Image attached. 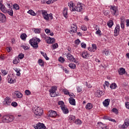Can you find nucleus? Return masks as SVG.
Returning <instances> with one entry per match:
<instances>
[{
	"label": "nucleus",
	"mask_w": 129,
	"mask_h": 129,
	"mask_svg": "<svg viewBox=\"0 0 129 129\" xmlns=\"http://www.w3.org/2000/svg\"><path fill=\"white\" fill-rule=\"evenodd\" d=\"M44 39L47 44H53V43H54V42L55 41V38H50V37H49L48 36H45Z\"/></svg>",
	"instance_id": "423d86ee"
},
{
	"label": "nucleus",
	"mask_w": 129,
	"mask_h": 129,
	"mask_svg": "<svg viewBox=\"0 0 129 129\" xmlns=\"http://www.w3.org/2000/svg\"><path fill=\"white\" fill-rule=\"evenodd\" d=\"M2 73H3V75H7V74H8V72L6 70H2Z\"/></svg>",
	"instance_id": "69168bd1"
},
{
	"label": "nucleus",
	"mask_w": 129,
	"mask_h": 129,
	"mask_svg": "<svg viewBox=\"0 0 129 129\" xmlns=\"http://www.w3.org/2000/svg\"><path fill=\"white\" fill-rule=\"evenodd\" d=\"M6 20V16L3 13H0V21H1L2 23H5Z\"/></svg>",
	"instance_id": "aec40b11"
},
{
	"label": "nucleus",
	"mask_w": 129,
	"mask_h": 129,
	"mask_svg": "<svg viewBox=\"0 0 129 129\" xmlns=\"http://www.w3.org/2000/svg\"><path fill=\"white\" fill-rule=\"evenodd\" d=\"M27 13L28 14H30V15H31V16H36V15L35 12H34V11L32 10H29Z\"/></svg>",
	"instance_id": "f704fd0d"
},
{
	"label": "nucleus",
	"mask_w": 129,
	"mask_h": 129,
	"mask_svg": "<svg viewBox=\"0 0 129 129\" xmlns=\"http://www.w3.org/2000/svg\"><path fill=\"white\" fill-rule=\"evenodd\" d=\"M38 63L40 66H44V61L42 59L40 58L38 61Z\"/></svg>",
	"instance_id": "72a5a7b5"
},
{
	"label": "nucleus",
	"mask_w": 129,
	"mask_h": 129,
	"mask_svg": "<svg viewBox=\"0 0 129 129\" xmlns=\"http://www.w3.org/2000/svg\"><path fill=\"white\" fill-rule=\"evenodd\" d=\"M21 48H23L24 50H29L30 49V46H25V45H21Z\"/></svg>",
	"instance_id": "37998d69"
},
{
	"label": "nucleus",
	"mask_w": 129,
	"mask_h": 129,
	"mask_svg": "<svg viewBox=\"0 0 129 129\" xmlns=\"http://www.w3.org/2000/svg\"><path fill=\"white\" fill-rule=\"evenodd\" d=\"M20 38L22 40H26V38H27V34H26V33H23L21 35Z\"/></svg>",
	"instance_id": "2f4dec72"
},
{
	"label": "nucleus",
	"mask_w": 129,
	"mask_h": 129,
	"mask_svg": "<svg viewBox=\"0 0 129 129\" xmlns=\"http://www.w3.org/2000/svg\"><path fill=\"white\" fill-rule=\"evenodd\" d=\"M69 102L72 105H75L76 104L75 99H73L72 97L69 99Z\"/></svg>",
	"instance_id": "cd10ccee"
},
{
	"label": "nucleus",
	"mask_w": 129,
	"mask_h": 129,
	"mask_svg": "<svg viewBox=\"0 0 129 129\" xmlns=\"http://www.w3.org/2000/svg\"><path fill=\"white\" fill-rule=\"evenodd\" d=\"M48 116L50 117H55L57 116V112L55 111L50 110L48 112Z\"/></svg>",
	"instance_id": "4468645a"
},
{
	"label": "nucleus",
	"mask_w": 129,
	"mask_h": 129,
	"mask_svg": "<svg viewBox=\"0 0 129 129\" xmlns=\"http://www.w3.org/2000/svg\"><path fill=\"white\" fill-rule=\"evenodd\" d=\"M63 93H64L66 95H68V94H69V92L68 91V90L66 89H64L63 90Z\"/></svg>",
	"instance_id": "de8ad7c7"
},
{
	"label": "nucleus",
	"mask_w": 129,
	"mask_h": 129,
	"mask_svg": "<svg viewBox=\"0 0 129 129\" xmlns=\"http://www.w3.org/2000/svg\"><path fill=\"white\" fill-rule=\"evenodd\" d=\"M69 118L70 120H73V121L75 120V119L76 118H75V116H74V115H70L69 116Z\"/></svg>",
	"instance_id": "a19ab883"
},
{
	"label": "nucleus",
	"mask_w": 129,
	"mask_h": 129,
	"mask_svg": "<svg viewBox=\"0 0 129 129\" xmlns=\"http://www.w3.org/2000/svg\"><path fill=\"white\" fill-rule=\"evenodd\" d=\"M0 9L1 10L2 12L4 14L8 13V10H7V8L3 4L0 3Z\"/></svg>",
	"instance_id": "dca6fc26"
},
{
	"label": "nucleus",
	"mask_w": 129,
	"mask_h": 129,
	"mask_svg": "<svg viewBox=\"0 0 129 129\" xmlns=\"http://www.w3.org/2000/svg\"><path fill=\"white\" fill-rule=\"evenodd\" d=\"M15 119V117L13 115H5L2 117V122L3 123H9L12 122Z\"/></svg>",
	"instance_id": "f257e3e1"
},
{
	"label": "nucleus",
	"mask_w": 129,
	"mask_h": 129,
	"mask_svg": "<svg viewBox=\"0 0 129 129\" xmlns=\"http://www.w3.org/2000/svg\"><path fill=\"white\" fill-rule=\"evenodd\" d=\"M86 108L88 109H91V108H92V104L88 103L86 106Z\"/></svg>",
	"instance_id": "e433bc0d"
},
{
	"label": "nucleus",
	"mask_w": 129,
	"mask_h": 129,
	"mask_svg": "<svg viewBox=\"0 0 129 129\" xmlns=\"http://www.w3.org/2000/svg\"><path fill=\"white\" fill-rule=\"evenodd\" d=\"M11 105H12V106H14V107H16V106H18V103L16 102H13L11 103Z\"/></svg>",
	"instance_id": "4d7b16f0"
},
{
	"label": "nucleus",
	"mask_w": 129,
	"mask_h": 129,
	"mask_svg": "<svg viewBox=\"0 0 129 129\" xmlns=\"http://www.w3.org/2000/svg\"><path fill=\"white\" fill-rule=\"evenodd\" d=\"M112 111L115 113V114H117L118 113V111L117 110V109L114 108L112 109Z\"/></svg>",
	"instance_id": "49530a36"
},
{
	"label": "nucleus",
	"mask_w": 129,
	"mask_h": 129,
	"mask_svg": "<svg viewBox=\"0 0 129 129\" xmlns=\"http://www.w3.org/2000/svg\"><path fill=\"white\" fill-rule=\"evenodd\" d=\"M63 17H64V18H68V8L64 7L63 11Z\"/></svg>",
	"instance_id": "5701e85b"
},
{
	"label": "nucleus",
	"mask_w": 129,
	"mask_h": 129,
	"mask_svg": "<svg viewBox=\"0 0 129 129\" xmlns=\"http://www.w3.org/2000/svg\"><path fill=\"white\" fill-rule=\"evenodd\" d=\"M99 124L102 129H104L106 128V126L105 125V124H104L102 122H99Z\"/></svg>",
	"instance_id": "ea45409f"
},
{
	"label": "nucleus",
	"mask_w": 129,
	"mask_h": 129,
	"mask_svg": "<svg viewBox=\"0 0 129 129\" xmlns=\"http://www.w3.org/2000/svg\"><path fill=\"white\" fill-rule=\"evenodd\" d=\"M25 92L26 95H30L31 94V91L29 90H26Z\"/></svg>",
	"instance_id": "864d4df0"
},
{
	"label": "nucleus",
	"mask_w": 129,
	"mask_h": 129,
	"mask_svg": "<svg viewBox=\"0 0 129 129\" xmlns=\"http://www.w3.org/2000/svg\"><path fill=\"white\" fill-rule=\"evenodd\" d=\"M25 57V55L23 53H20L19 55V59H23V58H24Z\"/></svg>",
	"instance_id": "5fc2aeb1"
},
{
	"label": "nucleus",
	"mask_w": 129,
	"mask_h": 129,
	"mask_svg": "<svg viewBox=\"0 0 129 129\" xmlns=\"http://www.w3.org/2000/svg\"><path fill=\"white\" fill-rule=\"evenodd\" d=\"M33 111L36 116H41V115H43V113H44L43 109L40 107L35 108Z\"/></svg>",
	"instance_id": "7ed1b4c3"
},
{
	"label": "nucleus",
	"mask_w": 129,
	"mask_h": 129,
	"mask_svg": "<svg viewBox=\"0 0 129 129\" xmlns=\"http://www.w3.org/2000/svg\"><path fill=\"white\" fill-rule=\"evenodd\" d=\"M103 53H105V55H106V56L108 55V54L109 53V51H108V50L107 49H105L104 51H103Z\"/></svg>",
	"instance_id": "09e8293b"
},
{
	"label": "nucleus",
	"mask_w": 129,
	"mask_h": 129,
	"mask_svg": "<svg viewBox=\"0 0 129 129\" xmlns=\"http://www.w3.org/2000/svg\"><path fill=\"white\" fill-rule=\"evenodd\" d=\"M58 61H59V62H61V63H63V62L65 61V59H64V58L60 56L58 59Z\"/></svg>",
	"instance_id": "603ef678"
},
{
	"label": "nucleus",
	"mask_w": 129,
	"mask_h": 129,
	"mask_svg": "<svg viewBox=\"0 0 129 129\" xmlns=\"http://www.w3.org/2000/svg\"><path fill=\"white\" fill-rule=\"evenodd\" d=\"M103 94H104V93L100 90H98L95 93V95L97 96V97H101V95H103Z\"/></svg>",
	"instance_id": "393cba45"
},
{
	"label": "nucleus",
	"mask_w": 129,
	"mask_h": 129,
	"mask_svg": "<svg viewBox=\"0 0 129 129\" xmlns=\"http://www.w3.org/2000/svg\"><path fill=\"white\" fill-rule=\"evenodd\" d=\"M100 33H101V31L99 29L96 32V35H99V36H101V34Z\"/></svg>",
	"instance_id": "052dcab7"
},
{
	"label": "nucleus",
	"mask_w": 129,
	"mask_h": 129,
	"mask_svg": "<svg viewBox=\"0 0 129 129\" xmlns=\"http://www.w3.org/2000/svg\"><path fill=\"white\" fill-rule=\"evenodd\" d=\"M84 7V5L80 3H78V6L75 8L77 12H82L83 11V8Z\"/></svg>",
	"instance_id": "0eeeda50"
},
{
	"label": "nucleus",
	"mask_w": 129,
	"mask_h": 129,
	"mask_svg": "<svg viewBox=\"0 0 129 129\" xmlns=\"http://www.w3.org/2000/svg\"><path fill=\"white\" fill-rule=\"evenodd\" d=\"M116 87H117V86L116 85V84L114 83L111 84L110 86V88H111V89H115Z\"/></svg>",
	"instance_id": "c85d7f7f"
},
{
	"label": "nucleus",
	"mask_w": 129,
	"mask_h": 129,
	"mask_svg": "<svg viewBox=\"0 0 129 129\" xmlns=\"http://www.w3.org/2000/svg\"><path fill=\"white\" fill-rule=\"evenodd\" d=\"M20 60L19 59L17 60V59H14L13 64H18Z\"/></svg>",
	"instance_id": "0e129e2a"
},
{
	"label": "nucleus",
	"mask_w": 129,
	"mask_h": 129,
	"mask_svg": "<svg viewBox=\"0 0 129 129\" xmlns=\"http://www.w3.org/2000/svg\"><path fill=\"white\" fill-rule=\"evenodd\" d=\"M120 31V26L119 25H116L115 30H114V36L116 37L119 34V31Z\"/></svg>",
	"instance_id": "f8f14e48"
},
{
	"label": "nucleus",
	"mask_w": 129,
	"mask_h": 129,
	"mask_svg": "<svg viewBox=\"0 0 129 129\" xmlns=\"http://www.w3.org/2000/svg\"><path fill=\"white\" fill-rule=\"evenodd\" d=\"M14 70L17 73L16 74L17 76H20L21 73H20V69L16 68L15 69H14Z\"/></svg>",
	"instance_id": "c9c22d12"
},
{
	"label": "nucleus",
	"mask_w": 129,
	"mask_h": 129,
	"mask_svg": "<svg viewBox=\"0 0 129 129\" xmlns=\"http://www.w3.org/2000/svg\"><path fill=\"white\" fill-rule=\"evenodd\" d=\"M92 51L93 52H95V51H96L97 49V46H96V44H93L92 45Z\"/></svg>",
	"instance_id": "473e14b6"
},
{
	"label": "nucleus",
	"mask_w": 129,
	"mask_h": 129,
	"mask_svg": "<svg viewBox=\"0 0 129 129\" xmlns=\"http://www.w3.org/2000/svg\"><path fill=\"white\" fill-rule=\"evenodd\" d=\"M52 47L53 50H55V49H57V48H58V43H55L52 45Z\"/></svg>",
	"instance_id": "3c124183"
},
{
	"label": "nucleus",
	"mask_w": 129,
	"mask_h": 129,
	"mask_svg": "<svg viewBox=\"0 0 129 129\" xmlns=\"http://www.w3.org/2000/svg\"><path fill=\"white\" fill-rule=\"evenodd\" d=\"M58 104H59V105H60V106H64V102L60 101L58 102Z\"/></svg>",
	"instance_id": "13d9d810"
},
{
	"label": "nucleus",
	"mask_w": 129,
	"mask_h": 129,
	"mask_svg": "<svg viewBox=\"0 0 129 129\" xmlns=\"http://www.w3.org/2000/svg\"><path fill=\"white\" fill-rule=\"evenodd\" d=\"M41 54L45 58V60H49V57H48V56L47 55V54L46 53H44L41 51Z\"/></svg>",
	"instance_id": "c756f323"
},
{
	"label": "nucleus",
	"mask_w": 129,
	"mask_h": 129,
	"mask_svg": "<svg viewBox=\"0 0 129 129\" xmlns=\"http://www.w3.org/2000/svg\"><path fill=\"white\" fill-rule=\"evenodd\" d=\"M12 100L9 97H6L4 101V104L5 105H11Z\"/></svg>",
	"instance_id": "ddd939ff"
},
{
	"label": "nucleus",
	"mask_w": 129,
	"mask_h": 129,
	"mask_svg": "<svg viewBox=\"0 0 129 129\" xmlns=\"http://www.w3.org/2000/svg\"><path fill=\"white\" fill-rule=\"evenodd\" d=\"M128 126H129V119L126 118L124 121V123L122 125V128H126Z\"/></svg>",
	"instance_id": "2eb2a0df"
},
{
	"label": "nucleus",
	"mask_w": 129,
	"mask_h": 129,
	"mask_svg": "<svg viewBox=\"0 0 129 129\" xmlns=\"http://www.w3.org/2000/svg\"><path fill=\"white\" fill-rule=\"evenodd\" d=\"M76 124H81L82 123V122L80 119H77L75 121Z\"/></svg>",
	"instance_id": "c03bdc74"
},
{
	"label": "nucleus",
	"mask_w": 129,
	"mask_h": 129,
	"mask_svg": "<svg viewBox=\"0 0 129 129\" xmlns=\"http://www.w3.org/2000/svg\"><path fill=\"white\" fill-rule=\"evenodd\" d=\"M61 109L64 114H67V113H69V110L68 108L66 107L65 106H60Z\"/></svg>",
	"instance_id": "a211bd4d"
},
{
	"label": "nucleus",
	"mask_w": 129,
	"mask_h": 129,
	"mask_svg": "<svg viewBox=\"0 0 129 129\" xmlns=\"http://www.w3.org/2000/svg\"><path fill=\"white\" fill-rule=\"evenodd\" d=\"M81 46L82 48H84V49H85V48H86V44L84 43V42L81 43Z\"/></svg>",
	"instance_id": "6e6d98bb"
},
{
	"label": "nucleus",
	"mask_w": 129,
	"mask_h": 129,
	"mask_svg": "<svg viewBox=\"0 0 129 129\" xmlns=\"http://www.w3.org/2000/svg\"><path fill=\"white\" fill-rule=\"evenodd\" d=\"M41 42V40L38 38H33L29 40V44L34 48L35 49H37L39 46L38 45V43H40Z\"/></svg>",
	"instance_id": "f03ea898"
},
{
	"label": "nucleus",
	"mask_w": 129,
	"mask_h": 129,
	"mask_svg": "<svg viewBox=\"0 0 129 129\" xmlns=\"http://www.w3.org/2000/svg\"><path fill=\"white\" fill-rule=\"evenodd\" d=\"M81 30H82V31H86V30H87V28H86V27L85 26H82L81 27Z\"/></svg>",
	"instance_id": "e2e57ef3"
},
{
	"label": "nucleus",
	"mask_w": 129,
	"mask_h": 129,
	"mask_svg": "<svg viewBox=\"0 0 129 129\" xmlns=\"http://www.w3.org/2000/svg\"><path fill=\"white\" fill-rule=\"evenodd\" d=\"M13 77H14V75L8 76V79L9 83H14V82H16V80L13 79Z\"/></svg>",
	"instance_id": "f3484780"
},
{
	"label": "nucleus",
	"mask_w": 129,
	"mask_h": 129,
	"mask_svg": "<svg viewBox=\"0 0 129 129\" xmlns=\"http://www.w3.org/2000/svg\"><path fill=\"white\" fill-rule=\"evenodd\" d=\"M125 106H126V108L129 109V102L125 103Z\"/></svg>",
	"instance_id": "774afa93"
},
{
	"label": "nucleus",
	"mask_w": 129,
	"mask_h": 129,
	"mask_svg": "<svg viewBox=\"0 0 129 129\" xmlns=\"http://www.w3.org/2000/svg\"><path fill=\"white\" fill-rule=\"evenodd\" d=\"M73 6L74 4L72 2H71L68 4V6L70 7L71 11H72V12H75V11H76V8H74Z\"/></svg>",
	"instance_id": "6ab92c4d"
},
{
	"label": "nucleus",
	"mask_w": 129,
	"mask_h": 129,
	"mask_svg": "<svg viewBox=\"0 0 129 129\" xmlns=\"http://www.w3.org/2000/svg\"><path fill=\"white\" fill-rule=\"evenodd\" d=\"M80 42H81V41L79 40V39H77L75 41V44H76V45H79V44H80Z\"/></svg>",
	"instance_id": "bf43d9fd"
},
{
	"label": "nucleus",
	"mask_w": 129,
	"mask_h": 129,
	"mask_svg": "<svg viewBox=\"0 0 129 129\" xmlns=\"http://www.w3.org/2000/svg\"><path fill=\"white\" fill-rule=\"evenodd\" d=\"M16 96L18 98H22L23 97V94L21 93H18L16 94Z\"/></svg>",
	"instance_id": "79ce46f5"
},
{
	"label": "nucleus",
	"mask_w": 129,
	"mask_h": 129,
	"mask_svg": "<svg viewBox=\"0 0 129 129\" xmlns=\"http://www.w3.org/2000/svg\"><path fill=\"white\" fill-rule=\"evenodd\" d=\"M56 86H52L51 89L49 90V92L50 93L51 97H55V96H57V94H56Z\"/></svg>",
	"instance_id": "39448f33"
},
{
	"label": "nucleus",
	"mask_w": 129,
	"mask_h": 129,
	"mask_svg": "<svg viewBox=\"0 0 129 129\" xmlns=\"http://www.w3.org/2000/svg\"><path fill=\"white\" fill-rule=\"evenodd\" d=\"M77 91L78 92H81L82 91V89L80 87H77Z\"/></svg>",
	"instance_id": "338daca9"
},
{
	"label": "nucleus",
	"mask_w": 129,
	"mask_h": 129,
	"mask_svg": "<svg viewBox=\"0 0 129 129\" xmlns=\"http://www.w3.org/2000/svg\"><path fill=\"white\" fill-rule=\"evenodd\" d=\"M53 3H54L53 0H49L46 2V4L47 5H50V4H53Z\"/></svg>",
	"instance_id": "680f3d73"
},
{
	"label": "nucleus",
	"mask_w": 129,
	"mask_h": 129,
	"mask_svg": "<svg viewBox=\"0 0 129 129\" xmlns=\"http://www.w3.org/2000/svg\"><path fill=\"white\" fill-rule=\"evenodd\" d=\"M13 8L14 9H15V10H20V6H19V5L17 4H14Z\"/></svg>",
	"instance_id": "58836bf2"
},
{
	"label": "nucleus",
	"mask_w": 129,
	"mask_h": 129,
	"mask_svg": "<svg viewBox=\"0 0 129 129\" xmlns=\"http://www.w3.org/2000/svg\"><path fill=\"white\" fill-rule=\"evenodd\" d=\"M107 25L109 27V28H111V27H112V26H113V21H109Z\"/></svg>",
	"instance_id": "4c0bfd02"
},
{
	"label": "nucleus",
	"mask_w": 129,
	"mask_h": 129,
	"mask_svg": "<svg viewBox=\"0 0 129 129\" xmlns=\"http://www.w3.org/2000/svg\"><path fill=\"white\" fill-rule=\"evenodd\" d=\"M7 13L10 16H13V15H14V11H13V10L8 11H7Z\"/></svg>",
	"instance_id": "a18cd8bd"
},
{
	"label": "nucleus",
	"mask_w": 129,
	"mask_h": 129,
	"mask_svg": "<svg viewBox=\"0 0 129 129\" xmlns=\"http://www.w3.org/2000/svg\"><path fill=\"white\" fill-rule=\"evenodd\" d=\"M82 57L84 59H87L89 57V54L86 51H84L82 53Z\"/></svg>",
	"instance_id": "412c9836"
},
{
	"label": "nucleus",
	"mask_w": 129,
	"mask_h": 129,
	"mask_svg": "<svg viewBox=\"0 0 129 129\" xmlns=\"http://www.w3.org/2000/svg\"><path fill=\"white\" fill-rule=\"evenodd\" d=\"M41 12L42 13V16L44 20L46 21H49V14L45 10H42Z\"/></svg>",
	"instance_id": "9b49d317"
},
{
	"label": "nucleus",
	"mask_w": 129,
	"mask_h": 129,
	"mask_svg": "<svg viewBox=\"0 0 129 129\" xmlns=\"http://www.w3.org/2000/svg\"><path fill=\"white\" fill-rule=\"evenodd\" d=\"M35 129H46V126L43 123H38L35 126H34Z\"/></svg>",
	"instance_id": "6e6552de"
},
{
	"label": "nucleus",
	"mask_w": 129,
	"mask_h": 129,
	"mask_svg": "<svg viewBox=\"0 0 129 129\" xmlns=\"http://www.w3.org/2000/svg\"><path fill=\"white\" fill-rule=\"evenodd\" d=\"M45 32L46 34L48 35V36H54V33H53V32L51 31V30H50V29L48 28L45 30Z\"/></svg>",
	"instance_id": "4be33fe9"
},
{
	"label": "nucleus",
	"mask_w": 129,
	"mask_h": 129,
	"mask_svg": "<svg viewBox=\"0 0 129 129\" xmlns=\"http://www.w3.org/2000/svg\"><path fill=\"white\" fill-rule=\"evenodd\" d=\"M32 30L33 31L35 34H41V29L40 28H33Z\"/></svg>",
	"instance_id": "a878e982"
},
{
	"label": "nucleus",
	"mask_w": 129,
	"mask_h": 129,
	"mask_svg": "<svg viewBox=\"0 0 129 129\" xmlns=\"http://www.w3.org/2000/svg\"><path fill=\"white\" fill-rule=\"evenodd\" d=\"M67 57L68 60L72 62H74L75 63H77V61L75 59V58H74V56L73 55H72L70 53H68L67 54Z\"/></svg>",
	"instance_id": "1a4fd4ad"
},
{
	"label": "nucleus",
	"mask_w": 129,
	"mask_h": 129,
	"mask_svg": "<svg viewBox=\"0 0 129 129\" xmlns=\"http://www.w3.org/2000/svg\"><path fill=\"white\" fill-rule=\"evenodd\" d=\"M121 24H124V23H125V18L124 17H121Z\"/></svg>",
	"instance_id": "8fccbe9b"
},
{
	"label": "nucleus",
	"mask_w": 129,
	"mask_h": 129,
	"mask_svg": "<svg viewBox=\"0 0 129 129\" xmlns=\"http://www.w3.org/2000/svg\"><path fill=\"white\" fill-rule=\"evenodd\" d=\"M125 73V69L121 68L118 70V74L119 75H123Z\"/></svg>",
	"instance_id": "b1692460"
},
{
	"label": "nucleus",
	"mask_w": 129,
	"mask_h": 129,
	"mask_svg": "<svg viewBox=\"0 0 129 129\" xmlns=\"http://www.w3.org/2000/svg\"><path fill=\"white\" fill-rule=\"evenodd\" d=\"M71 33H76L77 32V25L76 24L71 25V28L70 30Z\"/></svg>",
	"instance_id": "9d476101"
},
{
	"label": "nucleus",
	"mask_w": 129,
	"mask_h": 129,
	"mask_svg": "<svg viewBox=\"0 0 129 129\" xmlns=\"http://www.w3.org/2000/svg\"><path fill=\"white\" fill-rule=\"evenodd\" d=\"M110 101V100L109 99H107L105 100V101L103 102L104 106H108L109 105V102Z\"/></svg>",
	"instance_id": "bb28decb"
},
{
	"label": "nucleus",
	"mask_w": 129,
	"mask_h": 129,
	"mask_svg": "<svg viewBox=\"0 0 129 129\" xmlns=\"http://www.w3.org/2000/svg\"><path fill=\"white\" fill-rule=\"evenodd\" d=\"M69 66L71 69H75L76 68V65L75 63H70Z\"/></svg>",
	"instance_id": "7c9ffc66"
},
{
	"label": "nucleus",
	"mask_w": 129,
	"mask_h": 129,
	"mask_svg": "<svg viewBox=\"0 0 129 129\" xmlns=\"http://www.w3.org/2000/svg\"><path fill=\"white\" fill-rule=\"evenodd\" d=\"M109 8L112 16H115V17H116L117 15H118V11L117 10V8L115 6H110Z\"/></svg>",
	"instance_id": "20e7f679"
}]
</instances>
